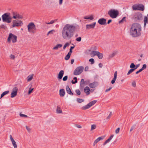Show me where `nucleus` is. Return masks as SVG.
I'll list each match as a JSON object with an SVG mask.
<instances>
[{
    "instance_id": "31",
    "label": "nucleus",
    "mask_w": 148,
    "mask_h": 148,
    "mask_svg": "<svg viewBox=\"0 0 148 148\" xmlns=\"http://www.w3.org/2000/svg\"><path fill=\"white\" fill-rule=\"evenodd\" d=\"M17 93L15 92H12L11 94V98H13L15 97L17 95Z\"/></svg>"
},
{
    "instance_id": "10",
    "label": "nucleus",
    "mask_w": 148,
    "mask_h": 148,
    "mask_svg": "<svg viewBox=\"0 0 148 148\" xmlns=\"http://www.w3.org/2000/svg\"><path fill=\"white\" fill-rule=\"evenodd\" d=\"M106 20L104 18H101L99 19L98 21V23L100 25H105L106 24Z\"/></svg>"
},
{
    "instance_id": "52",
    "label": "nucleus",
    "mask_w": 148,
    "mask_h": 148,
    "mask_svg": "<svg viewBox=\"0 0 148 148\" xmlns=\"http://www.w3.org/2000/svg\"><path fill=\"white\" fill-rule=\"evenodd\" d=\"M147 68V65L146 64H143L142 67L141 69L142 71L146 69Z\"/></svg>"
},
{
    "instance_id": "17",
    "label": "nucleus",
    "mask_w": 148,
    "mask_h": 148,
    "mask_svg": "<svg viewBox=\"0 0 148 148\" xmlns=\"http://www.w3.org/2000/svg\"><path fill=\"white\" fill-rule=\"evenodd\" d=\"M144 28H145L146 27L147 23L148 24V14H147V16H145L144 17Z\"/></svg>"
},
{
    "instance_id": "26",
    "label": "nucleus",
    "mask_w": 148,
    "mask_h": 148,
    "mask_svg": "<svg viewBox=\"0 0 148 148\" xmlns=\"http://www.w3.org/2000/svg\"><path fill=\"white\" fill-rule=\"evenodd\" d=\"M90 107L89 103L86 105L82 107V109L83 110H85L87 109Z\"/></svg>"
},
{
    "instance_id": "47",
    "label": "nucleus",
    "mask_w": 148,
    "mask_h": 148,
    "mask_svg": "<svg viewBox=\"0 0 148 148\" xmlns=\"http://www.w3.org/2000/svg\"><path fill=\"white\" fill-rule=\"evenodd\" d=\"M132 8L134 10H138V5H133L132 6Z\"/></svg>"
},
{
    "instance_id": "49",
    "label": "nucleus",
    "mask_w": 148,
    "mask_h": 148,
    "mask_svg": "<svg viewBox=\"0 0 148 148\" xmlns=\"http://www.w3.org/2000/svg\"><path fill=\"white\" fill-rule=\"evenodd\" d=\"M20 116L21 117H24L25 118L27 117V116L25 114H21V113H20Z\"/></svg>"
},
{
    "instance_id": "55",
    "label": "nucleus",
    "mask_w": 148,
    "mask_h": 148,
    "mask_svg": "<svg viewBox=\"0 0 148 148\" xmlns=\"http://www.w3.org/2000/svg\"><path fill=\"white\" fill-rule=\"evenodd\" d=\"M136 126V125H134L131 127L130 129V132H131L135 128Z\"/></svg>"
},
{
    "instance_id": "5",
    "label": "nucleus",
    "mask_w": 148,
    "mask_h": 148,
    "mask_svg": "<svg viewBox=\"0 0 148 148\" xmlns=\"http://www.w3.org/2000/svg\"><path fill=\"white\" fill-rule=\"evenodd\" d=\"M108 14L111 18H116L118 15L119 12L117 10L111 9L108 11Z\"/></svg>"
},
{
    "instance_id": "18",
    "label": "nucleus",
    "mask_w": 148,
    "mask_h": 148,
    "mask_svg": "<svg viewBox=\"0 0 148 148\" xmlns=\"http://www.w3.org/2000/svg\"><path fill=\"white\" fill-rule=\"evenodd\" d=\"M117 71H116L114 74V78L111 82V83L112 84H114L115 83L117 78Z\"/></svg>"
},
{
    "instance_id": "7",
    "label": "nucleus",
    "mask_w": 148,
    "mask_h": 148,
    "mask_svg": "<svg viewBox=\"0 0 148 148\" xmlns=\"http://www.w3.org/2000/svg\"><path fill=\"white\" fill-rule=\"evenodd\" d=\"M84 67L82 66H79L77 67L73 72V74L77 75L81 74L83 72Z\"/></svg>"
},
{
    "instance_id": "48",
    "label": "nucleus",
    "mask_w": 148,
    "mask_h": 148,
    "mask_svg": "<svg viewBox=\"0 0 148 148\" xmlns=\"http://www.w3.org/2000/svg\"><path fill=\"white\" fill-rule=\"evenodd\" d=\"M89 61L91 62V64H93L95 62L94 59L93 58H91L89 60Z\"/></svg>"
},
{
    "instance_id": "6",
    "label": "nucleus",
    "mask_w": 148,
    "mask_h": 148,
    "mask_svg": "<svg viewBox=\"0 0 148 148\" xmlns=\"http://www.w3.org/2000/svg\"><path fill=\"white\" fill-rule=\"evenodd\" d=\"M17 36L15 35L10 33L9 34L8 38V42L10 43L11 42V40H12V42L14 43L17 41Z\"/></svg>"
},
{
    "instance_id": "1",
    "label": "nucleus",
    "mask_w": 148,
    "mask_h": 148,
    "mask_svg": "<svg viewBox=\"0 0 148 148\" xmlns=\"http://www.w3.org/2000/svg\"><path fill=\"white\" fill-rule=\"evenodd\" d=\"M75 27V26L73 25H66L62 31V34L63 38L66 40L71 39L74 35Z\"/></svg>"
},
{
    "instance_id": "38",
    "label": "nucleus",
    "mask_w": 148,
    "mask_h": 148,
    "mask_svg": "<svg viewBox=\"0 0 148 148\" xmlns=\"http://www.w3.org/2000/svg\"><path fill=\"white\" fill-rule=\"evenodd\" d=\"M125 17H124L121 20L119 21V23H123L124 21H125Z\"/></svg>"
},
{
    "instance_id": "20",
    "label": "nucleus",
    "mask_w": 148,
    "mask_h": 148,
    "mask_svg": "<svg viewBox=\"0 0 148 148\" xmlns=\"http://www.w3.org/2000/svg\"><path fill=\"white\" fill-rule=\"evenodd\" d=\"M64 74V71L63 70L60 71L58 74V78L60 79H61L63 77Z\"/></svg>"
},
{
    "instance_id": "29",
    "label": "nucleus",
    "mask_w": 148,
    "mask_h": 148,
    "mask_svg": "<svg viewBox=\"0 0 148 148\" xmlns=\"http://www.w3.org/2000/svg\"><path fill=\"white\" fill-rule=\"evenodd\" d=\"M9 90H7L5 91L1 95L0 99L2 98L4 96L8 94L9 92Z\"/></svg>"
},
{
    "instance_id": "28",
    "label": "nucleus",
    "mask_w": 148,
    "mask_h": 148,
    "mask_svg": "<svg viewBox=\"0 0 148 148\" xmlns=\"http://www.w3.org/2000/svg\"><path fill=\"white\" fill-rule=\"evenodd\" d=\"M34 76V74H32L31 75H29L27 77V81L28 82H30L33 79V77Z\"/></svg>"
},
{
    "instance_id": "42",
    "label": "nucleus",
    "mask_w": 148,
    "mask_h": 148,
    "mask_svg": "<svg viewBox=\"0 0 148 148\" xmlns=\"http://www.w3.org/2000/svg\"><path fill=\"white\" fill-rule=\"evenodd\" d=\"M90 84V81L89 79H87L85 81V84L86 85H89Z\"/></svg>"
},
{
    "instance_id": "44",
    "label": "nucleus",
    "mask_w": 148,
    "mask_h": 148,
    "mask_svg": "<svg viewBox=\"0 0 148 148\" xmlns=\"http://www.w3.org/2000/svg\"><path fill=\"white\" fill-rule=\"evenodd\" d=\"M69 43H68V42L66 43L65 44L64 46L63 47V49L64 50L68 46H69Z\"/></svg>"
},
{
    "instance_id": "59",
    "label": "nucleus",
    "mask_w": 148,
    "mask_h": 148,
    "mask_svg": "<svg viewBox=\"0 0 148 148\" xmlns=\"http://www.w3.org/2000/svg\"><path fill=\"white\" fill-rule=\"evenodd\" d=\"M112 88V87H110L109 88L106 89V90L105 92H108V91H110Z\"/></svg>"
},
{
    "instance_id": "25",
    "label": "nucleus",
    "mask_w": 148,
    "mask_h": 148,
    "mask_svg": "<svg viewBox=\"0 0 148 148\" xmlns=\"http://www.w3.org/2000/svg\"><path fill=\"white\" fill-rule=\"evenodd\" d=\"M98 58L100 59H102L103 56V55L102 53H101L99 52H98V53L97 54V55Z\"/></svg>"
},
{
    "instance_id": "15",
    "label": "nucleus",
    "mask_w": 148,
    "mask_h": 148,
    "mask_svg": "<svg viewBox=\"0 0 148 148\" xmlns=\"http://www.w3.org/2000/svg\"><path fill=\"white\" fill-rule=\"evenodd\" d=\"M98 83L96 82H94L92 83H90L89 85V86L92 88H94L96 87L98 85Z\"/></svg>"
},
{
    "instance_id": "8",
    "label": "nucleus",
    "mask_w": 148,
    "mask_h": 148,
    "mask_svg": "<svg viewBox=\"0 0 148 148\" xmlns=\"http://www.w3.org/2000/svg\"><path fill=\"white\" fill-rule=\"evenodd\" d=\"M13 22V25H12L13 27H15L21 26L23 24L22 21L20 20L16 21V20H14Z\"/></svg>"
},
{
    "instance_id": "9",
    "label": "nucleus",
    "mask_w": 148,
    "mask_h": 148,
    "mask_svg": "<svg viewBox=\"0 0 148 148\" xmlns=\"http://www.w3.org/2000/svg\"><path fill=\"white\" fill-rule=\"evenodd\" d=\"M143 18V15L140 13H137L136 15H134L133 17V19L135 21H137L138 20H140Z\"/></svg>"
},
{
    "instance_id": "30",
    "label": "nucleus",
    "mask_w": 148,
    "mask_h": 148,
    "mask_svg": "<svg viewBox=\"0 0 148 148\" xmlns=\"http://www.w3.org/2000/svg\"><path fill=\"white\" fill-rule=\"evenodd\" d=\"M84 19H90V20H93L94 19L93 16L92 15H91L90 17H87V16H85L84 17Z\"/></svg>"
},
{
    "instance_id": "51",
    "label": "nucleus",
    "mask_w": 148,
    "mask_h": 148,
    "mask_svg": "<svg viewBox=\"0 0 148 148\" xmlns=\"http://www.w3.org/2000/svg\"><path fill=\"white\" fill-rule=\"evenodd\" d=\"M34 90L33 88H29V90L28 92V94L29 95L32 92L33 90Z\"/></svg>"
},
{
    "instance_id": "22",
    "label": "nucleus",
    "mask_w": 148,
    "mask_h": 148,
    "mask_svg": "<svg viewBox=\"0 0 148 148\" xmlns=\"http://www.w3.org/2000/svg\"><path fill=\"white\" fill-rule=\"evenodd\" d=\"M65 94L64 90L63 89H61L59 90V95L60 97H63Z\"/></svg>"
},
{
    "instance_id": "35",
    "label": "nucleus",
    "mask_w": 148,
    "mask_h": 148,
    "mask_svg": "<svg viewBox=\"0 0 148 148\" xmlns=\"http://www.w3.org/2000/svg\"><path fill=\"white\" fill-rule=\"evenodd\" d=\"M114 136V135H112L110 137H109V138L107 140H106V142H107V143H109L110 140L112 139V138H113Z\"/></svg>"
},
{
    "instance_id": "3",
    "label": "nucleus",
    "mask_w": 148,
    "mask_h": 148,
    "mask_svg": "<svg viewBox=\"0 0 148 148\" xmlns=\"http://www.w3.org/2000/svg\"><path fill=\"white\" fill-rule=\"evenodd\" d=\"M28 32L34 34L36 30V28L33 22H31L27 26Z\"/></svg>"
},
{
    "instance_id": "12",
    "label": "nucleus",
    "mask_w": 148,
    "mask_h": 148,
    "mask_svg": "<svg viewBox=\"0 0 148 148\" xmlns=\"http://www.w3.org/2000/svg\"><path fill=\"white\" fill-rule=\"evenodd\" d=\"M12 14L14 15L12 17L13 18L16 19H17V18H22V16H20L19 14H17L15 12H13Z\"/></svg>"
},
{
    "instance_id": "60",
    "label": "nucleus",
    "mask_w": 148,
    "mask_h": 148,
    "mask_svg": "<svg viewBox=\"0 0 148 148\" xmlns=\"http://www.w3.org/2000/svg\"><path fill=\"white\" fill-rule=\"evenodd\" d=\"M0 27L2 29H5L6 28V26L3 25H1Z\"/></svg>"
},
{
    "instance_id": "57",
    "label": "nucleus",
    "mask_w": 148,
    "mask_h": 148,
    "mask_svg": "<svg viewBox=\"0 0 148 148\" xmlns=\"http://www.w3.org/2000/svg\"><path fill=\"white\" fill-rule=\"evenodd\" d=\"M132 85L134 87H135L136 86V83L135 81H134L132 83Z\"/></svg>"
},
{
    "instance_id": "21",
    "label": "nucleus",
    "mask_w": 148,
    "mask_h": 148,
    "mask_svg": "<svg viewBox=\"0 0 148 148\" xmlns=\"http://www.w3.org/2000/svg\"><path fill=\"white\" fill-rule=\"evenodd\" d=\"M90 89L88 86H86L84 88V91L86 93L87 95H89L90 93Z\"/></svg>"
},
{
    "instance_id": "39",
    "label": "nucleus",
    "mask_w": 148,
    "mask_h": 148,
    "mask_svg": "<svg viewBox=\"0 0 148 148\" xmlns=\"http://www.w3.org/2000/svg\"><path fill=\"white\" fill-rule=\"evenodd\" d=\"M75 46L74 45V46H71L70 49L69 51L68 52L69 53H70L71 54V53L72 52V50L74 48V47Z\"/></svg>"
},
{
    "instance_id": "32",
    "label": "nucleus",
    "mask_w": 148,
    "mask_h": 148,
    "mask_svg": "<svg viewBox=\"0 0 148 148\" xmlns=\"http://www.w3.org/2000/svg\"><path fill=\"white\" fill-rule=\"evenodd\" d=\"M96 102H97L96 100H94V101H92L89 103V104L91 107L92 105H93L94 104H95L96 103Z\"/></svg>"
},
{
    "instance_id": "4",
    "label": "nucleus",
    "mask_w": 148,
    "mask_h": 148,
    "mask_svg": "<svg viewBox=\"0 0 148 148\" xmlns=\"http://www.w3.org/2000/svg\"><path fill=\"white\" fill-rule=\"evenodd\" d=\"M10 14L6 13L3 14L2 16L3 21V22H7L10 23L12 20V18L10 16Z\"/></svg>"
},
{
    "instance_id": "27",
    "label": "nucleus",
    "mask_w": 148,
    "mask_h": 148,
    "mask_svg": "<svg viewBox=\"0 0 148 148\" xmlns=\"http://www.w3.org/2000/svg\"><path fill=\"white\" fill-rule=\"evenodd\" d=\"M56 112L57 113H62V111L59 106H57Z\"/></svg>"
},
{
    "instance_id": "2",
    "label": "nucleus",
    "mask_w": 148,
    "mask_h": 148,
    "mask_svg": "<svg viewBox=\"0 0 148 148\" xmlns=\"http://www.w3.org/2000/svg\"><path fill=\"white\" fill-rule=\"evenodd\" d=\"M141 27L140 25L137 23H134L131 26L130 30V35L133 37H136L140 36Z\"/></svg>"
},
{
    "instance_id": "36",
    "label": "nucleus",
    "mask_w": 148,
    "mask_h": 148,
    "mask_svg": "<svg viewBox=\"0 0 148 148\" xmlns=\"http://www.w3.org/2000/svg\"><path fill=\"white\" fill-rule=\"evenodd\" d=\"M135 70V69H131L127 73V75H130V73L133 72Z\"/></svg>"
},
{
    "instance_id": "14",
    "label": "nucleus",
    "mask_w": 148,
    "mask_h": 148,
    "mask_svg": "<svg viewBox=\"0 0 148 148\" xmlns=\"http://www.w3.org/2000/svg\"><path fill=\"white\" fill-rule=\"evenodd\" d=\"M10 140L12 142V143L14 148H17V145L16 143L15 140L13 139V138H12L11 135H10Z\"/></svg>"
},
{
    "instance_id": "58",
    "label": "nucleus",
    "mask_w": 148,
    "mask_h": 148,
    "mask_svg": "<svg viewBox=\"0 0 148 148\" xmlns=\"http://www.w3.org/2000/svg\"><path fill=\"white\" fill-rule=\"evenodd\" d=\"M119 130H120V128L118 127L115 130V133L116 134H118L119 132Z\"/></svg>"
},
{
    "instance_id": "46",
    "label": "nucleus",
    "mask_w": 148,
    "mask_h": 148,
    "mask_svg": "<svg viewBox=\"0 0 148 148\" xmlns=\"http://www.w3.org/2000/svg\"><path fill=\"white\" fill-rule=\"evenodd\" d=\"M77 101L78 103H82L84 101V100L81 99L77 98Z\"/></svg>"
},
{
    "instance_id": "50",
    "label": "nucleus",
    "mask_w": 148,
    "mask_h": 148,
    "mask_svg": "<svg viewBox=\"0 0 148 148\" xmlns=\"http://www.w3.org/2000/svg\"><path fill=\"white\" fill-rule=\"evenodd\" d=\"M75 92L78 95H80L81 94V92L79 89L76 90H75Z\"/></svg>"
},
{
    "instance_id": "62",
    "label": "nucleus",
    "mask_w": 148,
    "mask_h": 148,
    "mask_svg": "<svg viewBox=\"0 0 148 148\" xmlns=\"http://www.w3.org/2000/svg\"><path fill=\"white\" fill-rule=\"evenodd\" d=\"M11 59H14L15 58V56L11 54L10 56Z\"/></svg>"
},
{
    "instance_id": "23",
    "label": "nucleus",
    "mask_w": 148,
    "mask_h": 148,
    "mask_svg": "<svg viewBox=\"0 0 148 148\" xmlns=\"http://www.w3.org/2000/svg\"><path fill=\"white\" fill-rule=\"evenodd\" d=\"M98 52L97 51H92L90 53V55L92 57H93L95 56H97V54L98 53Z\"/></svg>"
},
{
    "instance_id": "33",
    "label": "nucleus",
    "mask_w": 148,
    "mask_h": 148,
    "mask_svg": "<svg viewBox=\"0 0 148 148\" xmlns=\"http://www.w3.org/2000/svg\"><path fill=\"white\" fill-rule=\"evenodd\" d=\"M71 54L69 53H68L65 58V59L66 60H68L70 58Z\"/></svg>"
},
{
    "instance_id": "11",
    "label": "nucleus",
    "mask_w": 148,
    "mask_h": 148,
    "mask_svg": "<svg viewBox=\"0 0 148 148\" xmlns=\"http://www.w3.org/2000/svg\"><path fill=\"white\" fill-rule=\"evenodd\" d=\"M96 25V22H94L91 24H87L86 25V28L87 29H90L94 28Z\"/></svg>"
},
{
    "instance_id": "16",
    "label": "nucleus",
    "mask_w": 148,
    "mask_h": 148,
    "mask_svg": "<svg viewBox=\"0 0 148 148\" xmlns=\"http://www.w3.org/2000/svg\"><path fill=\"white\" fill-rule=\"evenodd\" d=\"M138 10L142 11H143L145 9L144 6L142 4H138Z\"/></svg>"
},
{
    "instance_id": "53",
    "label": "nucleus",
    "mask_w": 148,
    "mask_h": 148,
    "mask_svg": "<svg viewBox=\"0 0 148 148\" xmlns=\"http://www.w3.org/2000/svg\"><path fill=\"white\" fill-rule=\"evenodd\" d=\"M55 32V30L53 29L50 31L48 32L47 35H48L49 34H52L53 33V32Z\"/></svg>"
},
{
    "instance_id": "41",
    "label": "nucleus",
    "mask_w": 148,
    "mask_h": 148,
    "mask_svg": "<svg viewBox=\"0 0 148 148\" xmlns=\"http://www.w3.org/2000/svg\"><path fill=\"white\" fill-rule=\"evenodd\" d=\"M56 20H51L50 21V22L49 23H46V24H52L54 23L55 22H56Z\"/></svg>"
},
{
    "instance_id": "24",
    "label": "nucleus",
    "mask_w": 148,
    "mask_h": 148,
    "mask_svg": "<svg viewBox=\"0 0 148 148\" xmlns=\"http://www.w3.org/2000/svg\"><path fill=\"white\" fill-rule=\"evenodd\" d=\"M62 46L61 44H58L55 47H53V49L55 50H58V48H60Z\"/></svg>"
},
{
    "instance_id": "34",
    "label": "nucleus",
    "mask_w": 148,
    "mask_h": 148,
    "mask_svg": "<svg viewBox=\"0 0 148 148\" xmlns=\"http://www.w3.org/2000/svg\"><path fill=\"white\" fill-rule=\"evenodd\" d=\"M74 80H75V81H74L73 80H72L71 81V83L72 84H75L77 82V77H74L73 78Z\"/></svg>"
},
{
    "instance_id": "19",
    "label": "nucleus",
    "mask_w": 148,
    "mask_h": 148,
    "mask_svg": "<svg viewBox=\"0 0 148 148\" xmlns=\"http://www.w3.org/2000/svg\"><path fill=\"white\" fill-rule=\"evenodd\" d=\"M66 90L67 92L69 95H73V94L70 88H69V86L67 85L66 87Z\"/></svg>"
},
{
    "instance_id": "56",
    "label": "nucleus",
    "mask_w": 148,
    "mask_h": 148,
    "mask_svg": "<svg viewBox=\"0 0 148 148\" xmlns=\"http://www.w3.org/2000/svg\"><path fill=\"white\" fill-rule=\"evenodd\" d=\"M81 37H79L76 39V40L78 42H80L81 40Z\"/></svg>"
},
{
    "instance_id": "40",
    "label": "nucleus",
    "mask_w": 148,
    "mask_h": 148,
    "mask_svg": "<svg viewBox=\"0 0 148 148\" xmlns=\"http://www.w3.org/2000/svg\"><path fill=\"white\" fill-rule=\"evenodd\" d=\"M115 54L116 53H112L111 54L109 55V58H112L115 55Z\"/></svg>"
},
{
    "instance_id": "13",
    "label": "nucleus",
    "mask_w": 148,
    "mask_h": 148,
    "mask_svg": "<svg viewBox=\"0 0 148 148\" xmlns=\"http://www.w3.org/2000/svg\"><path fill=\"white\" fill-rule=\"evenodd\" d=\"M85 84V81L84 79H81L80 83V84L79 88L81 90H83L84 86V84Z\"/></svg>"
},
{
    "instance_id": "64",
    "label": "nucleus",
    "mask_w": 148,
    "mask_h": 148,
    "mask_svg": "<svg viewBox=\"0 0 148 148\" xmlns=\"http://www.w3.org/2000/svg\"><path fill=\"white\" fill-rule=\"evenodd\" d=\"M142 71V70L141 69H139L138 71H136V74H138L140 72H141V71Z\"/></svg>"
},
{
    "instance_id": "63",
    "label": "nucleus",
    "mask_w": 148,
    "mask_h": 148,
    "mask_svg": "<svg viewBox=\"0 0 148 148\" xmlns=\"http://www.w3.org/2000/svg\"><path fill=\"white\" fill-rule=\"evenodd\" d=\"M104 137L103 136L100 137L99 138H98V139L99 140H101L103 139Z\"/></svg>"
},
{
    "instance_id": "43",
    "label": "nucleus",
    "mask_w": 148,
    "mask_h": 148,
    "mask_svg": "<svg viewBox=\"0 0 148 148\" xmlns=\"http://www.w3.org/2000/svg\"><path fill=\"white\" fill-rule=\"evenodd\" d=\"M96 128V125L95 124H93L92 125H91V130H94Z\"/></svg>"
},
{
    "instance_id": "54",
    "label": "nucleus",
    "mask_w": 148,
    "mask_h": 148,
    "mask_svg": "<svg viewBox=\"0 0 148 148\" xmlns=\"http://www.w3.org/2000/svg\"><path fill=\"white\" fill-rule=\"evenodd\" d=\"M67 79L68 76L67 75H66L63 77L62 79L63 81H66L67 80Z\"/></svg>"
},
{
    "instance_id": "45",
    "label": "nucleus",
    "mask_w": 148,
    "mask_h": 148,
    "mask_svg": "<svg viewBox=\"0 0 148 148\" xmlns=\"http://www.w3.org/2000/svg\"><path fill=\"white\" fill-rule=\"evenodd\" d=\"M18 90V88L17 87H14L13 89V92H15L17 93V91Z\"/></svg>"
},
{
    "instance_id": "61",
    "label": "nucleus",
    "mask_w": 148,
    "mask_h": 148,
    "mask_svg": "<svg viewBox=\"0 0 148 148\" xmlns=\"http://www.w3.org/2000/svg\"><path fill=\"white\" fill-rule=\"evenodd\" d=\"M26 128L28 132H29L30 131L31 129L28 126H26Z\"/></svg>"
},
{
    "instance_id": "37",
    "label": "nucleus",
    "mask_w": 148,
    "mask_h": 148,
    "mask_svg": "<svg viewBox=\"0 0 148 148\" xmlns=\"http://www.w3.org/2000/svg\"><path fill=\"white\" fill-rule=\"evenodd\" d=\"M136 65L134 64L133 63H131L130 66V67L131 69H133L135 68Z\"/></svg>"
}]
</instances>
